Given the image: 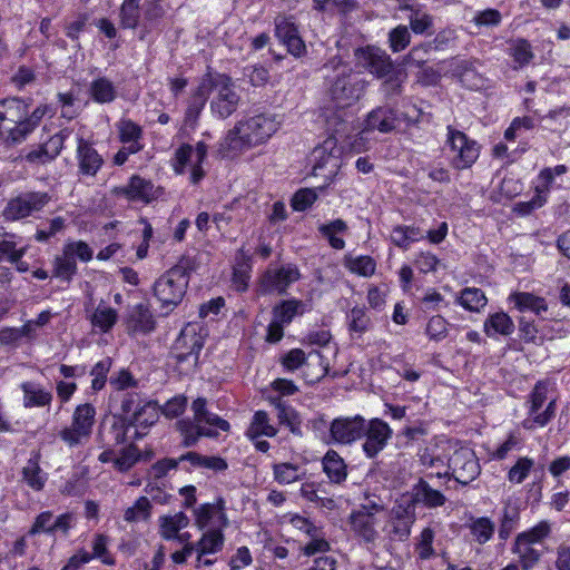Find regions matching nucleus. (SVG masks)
Masks as SVG:
<instances>
[{"mask_svg":"<svg viewBox=\"0 0 570 570\" xmlns=\"http://www.w3.org/2000/svg\"><path fill=\"white\" fill-rule=\"evenodd\" d=\"M159 534L165 540H174L178 532L189 524V518L184 512L161 515L158 519Z\"/></svg>","mask_w":570,"mask_h":570,"instance_id":"33","label":"nucleus"},{"mask_svg":"<svg viewBox=\"0 0 570 570\" xmlns=\"http://www.w3.org/2000/svg\"><path fill=\"white\" fill-rule=\"evenodd\" d=\"M206 157L207 146L205 142L199 141L195 147L190 145H183L175 154V171L181 175L186 171V167L189 166V181L196 185L205 176L202 165Z\"/></svg>","mask_w":570,"mask_h":570,"instance_id":"12","label":"nucleus"},{"mask_svg":"<svg viewBox=\"0 0 570 570\" xmlns=\"http://www.w3.org/2000/svg\"><path fill=\"white\" fill-rule=\"evenodd\" d=\"M120 141L125 145H142V128L130 119H121L118 125Z\"/></svg>","mask_w":570,"mask_h":570,"instance_id":"55","label":"nucleus"},{"mask_svg":"<svg viewBox=\"0 0 570 570\" xmlns=\"http://www.w3.org/2000/svg\"><path fill=\"white\" fill-rule=\"evenodd\" d=\"M301 278L299 269L294 264L269 267L261 277V292L264 294H285L287 288Z\"/></svg>","mask_w":570,"mask_h":570,"instance_id":"13","label":"nucleus"},{"mask_svg":"<svg viewBox=\"0 0 570 570\" xmlns=\"http://www.w3.org/2000/svg\"><path fill=\"white\" fill-rule=\"evenodd\" d=\"M50 196L45 191H26L8 200L2 216L8 222L27 218L42 210L50 202Z\"/></svg>","mask_w":570,"mask_h":570,"instance_id":"10","label":"nucleus"},{"mask_svg":"<svg viewBox=\"0 0 570 570\" xmlns=\"http://www.w3.org/2000/svg\"><path fill=\"white\" fill-rule=\"evenodd\" d=\"M205 81L208 92L213 94L210 101L212 111L220 119L228 118L236 111L240 101V96L232 78L226 75H216Z\"/></svg>","mask_w":570,"mask_h":570,"instance_id":"7","label":"nucleus"},{"mask_svg":"<svg viewBox=\"0 0 570 570\" xmlns=\"http://www.w3.org/2000/svg\"><path fill=\"white\" fill-rule=\"evenodd\" d=\"M483 330L490 337L498 334L509 336L514 332V323L507 313L497 312L488 316Z\"/></svg>","mask_w":570,"mask_h":570,"instance_id":"34","label":"nucleus"},{"mask_svg":"<svg viewBox=\"0 0 570 570\" xmlns=\"http://www.w3.org/2000/svg\"><path fill=\"white\" fill-rule=\"evenodd\" d=\"M456 75L463 86L469 89L478 90L483 87V77L476 71L474 65L470 61H462L456 67Z\"/></svg>","mask_w":570,"mask_h":570,"instance_id":"48","label":"nucleus"},{"mask_svg":"<svg viewBox=\"0 0 570 570\" xmlns=\"http://www.w3.org/2000/svg\"><path fill=\"white\" fill-rule=\"evenodd\" d=\"M322 463L324 472L332 482L341 483L346 479V465L335 451H327Z\"/></svg>","mask_w":570,"mask_h":570,"instance_id":"37","label":"nucleus"},{"mask_svg":"<svg viewBox=\"0 0 570 570\" xmlns=\"http://www.w3.org/2000/svg\"><path fill=\"white\" fill-rule=\"evenodd\" d=\"M312 160L314 163L312 174L323 177L327 181L334 179L342 166L340 153L333 139H327L322 146L314 148Z\"/></svg>","mask_w":570,"mask_h":570,"instance_id":"14","label":"nucleus"},{"mask_svg":"<svg viewBox=\"0 0 570 570\" xmlns=\"http://www.w3.org/2000/svg\"><path fill=\"white\" fill-rule=\"evenodd\" d=\"M273 404L276 406L279 423L286 425L293 434L302 435V421L298 413L293 407L285 405L281 399L273 400Z\"/></svg>","mask_w":570,"mask_h":570,"instance_id":"44","label":"nucleus"},{"mask_svg":"<svg viewBox=\"0 0 570 570\" xmlns=\"http://www.w3.org/2000/svg\"><path fill=\"white\" fill-rule=\"evenodd\" d=\"M276 434L277 429L271 423L267 412L256 411L246 431V436L250 440H256L259 436L273 438Z\"/></svg>","mask_w":570,"mask_h":570,"instance_id":"35","label":"nucleus"},{"mask_svg":"<svg viewBox=\"0 0 570 570\" xmlns=\"http://www.w3.org/2000/svg\"><path fill=\"white\" fill-rule=\"evenodd\" d=\"M366 420L361 415L337 417L330 426V435L335 443L351 444L364 436Z\"/></svg>","mask_w":570,"mask_h":570,"instance_id":"18","label":"nucleus"},{"mask_svg":"<svg viewBox=\"0 0 570 570\" xmlns=\"http://www.w3.org/2000/svg\"><path fill=\"white\" fill-rule=\"evenodd\" d=\"M448 326L449 323L443 316L434 315L429 320L425 333L430 340L439 342L446 337Z\"/></svg>","mask_w":570,"mask_h":570,"instance_id":"63","label":"nucleus"},{"mask_svg":"<svg viewBox=\"0 0 570 570\" xmlns=\"http://www.w3.org/2000/svg\"><path fill=\"white\" fill-rule=\"evenodd\" d=\"M274 23L275 36L286 46L287 51L295 57H302L306 52V46L299 35L294 17L277 16Z\"/></svg>","mask_w":570,"mask_h":570,"instance_id":"19","label":"nucleus"},{"mask_svg":"<svg viewBox=\"0 0 570 570\" xmlns=\"http://www.w3.org/2000/svg\"><path fill=\"white\" fill-rule=\"evenodd\" d=\"M176 428L183 438V445L186 448L195 445L202 436L217 438L219 431L194 419H183L176 422Z\"/></svg>","mask_w":570,"mask_h":570,"instance_id":"25","label":"nucleus"},{"mask_svg":"<svg viewBox=\"0 0 570 570\" xmlns=\"http://www.w3.org/2000/svg\"><path fill=\"white\" fill-rule=\"evenodd\" d=\"M77 271L76 259L70 253H67V248L63 246L61 254L53 261V276L69 282Z\"/></svg>","mask_w":570,"mask_h":570,"instance_id":"42","label":"nucleus"},{"mask_svg":"<svg viewBox=\"0 0 570 570\" xmlns=\"http://www.w3.org/2000/svg\"><path fill=\"white\" fill-rule=\"evenodd\" d=\"M470 529L475 540L483 544L492 538L495 525L489 518L482 517L474 520Z\"/></svg>","mask_w":570,"mask_h":570,"instance_id":"59","label":"nucleus"},{"mask_svg":"<svg viewBox=\"0 0 570 570\" xmlns=\"http://www.w3.org/2000/svg\"><path fill=\"white\" fill-rule=\"evenodd\" d=\"M534 468V460L528 456H520L509 469L507 479L513 484L522 483Z\"/></svg>","mask_w":570,"mask_h":570,"instance_id":"54","label":"nucleus"},{"mask_svg":"<svg viewBox=\"0 0 570 570\" xmlns=\"http://www.w3.org/2000/svg\"><path fill=\"white\" fill-rule=\"evenodd\" d=\"M343 264L351 273L362 277L372 276L376 268L374 259L366 255H346Z\"/></svg>","mask_w":570,"mask_h":570,"instance_id":"43","label":"nucleus"},{"mask_svg":"<svg viewBox=\"0 0 570 570\" xmlns=\"http://www.w3.org/2000/svg\"><path fill=\"white\" fill-rule=\"evenodd\" d=\"M459 303L468 311L480 312L487 305L488 298L480 288L466 287L461 291Z\"/></svg>","mask_w":570,"mask_h":570,"instance_id":"50","label":"nucleus"},{"mask_svg":"<svg viewBox=\"0 0 570 570\" xmlns=\"http://www.w3.org/2000/svg\"><path fill=\"white\" fill-rule=\"evenodd\" d=\"M72 134V129L63 128L59 132L51 136L46 142L40 145L37 149L29 151L26 159L30 163H41L53 160L63 148L66 139Z\"/></svg>","mask_w":570,"mask_h":570,"instance_id":"24","label":"nucleus"},{"mask_svg":"<svg viewBox=\"0 0 570 570\" xmlns=\"http://www.w3.org/2000/svg\"><path fill=\"white\" fill-rule=\"evenodd\" d=\"M449 468L459 483L469 484L480 473L479 461L470 448H459L449 458Z\"/></svg>","mask_w":570,"mask_h":570,"instance_id":"15","label":"nucleus"},{"mask_svg":"<svg viewBox=\"0 0 570 570\" xmlns=\"http://www.w3.org/2000/svg\"><path fill=\"white\" fill-rule=\"evenodd\" d=\"M208 98V87L206 81H203L195 94L193 95L189 105L185 112V124L187 126H195L206 101Z\"/></svg>","mask_w":570,"mask_h":570,"instance_id":"36","label":"nucleus"},{"mask_svg":"<svg viewBox=\"0 0 570 570\" xmlns=\"http://www.w3.org/2000/svg\"><path fill=\"white\" fill-rule=\"evenodd\" d=\"M527 417L522 421L523 429L533 431L546 426L556 416L557 401L548 397V383L538 382L528 395Z\"/></svg>","mask_w":570,"mask_h":570,"instance_id":"6","label":"nucleus"},{"mask_svg":"<svg viewBox=\"0 0 570 570\" xmlns=\"http://www.w3.org/2000/svg\"><path fill=\"white\" fill-rule=\"evenodd\" d=\"M356 6L355 0H313V8L326 13H347Z\"/></svg>","mask_w":570,"mask_h":570,"instance_id":"56","label":"nucleus"},{"mask_svg":"<svg viewBox=\"0 0 570 570\" xmlns=\"http://www.w3.org/2000/svg\"><path fill=\"white\" fill-rule=\"evenodd\" d=\"M513 554L518 557V564L522 570H532L541 560L543 553L534 547L518 537L511 547Z\"/></svg>","mask_w":570,"mask_h":570,"instance_id":"28","label":"nucleus"},{"mask_svg":"<svg viewBox=\"0 0 570 570\" xmlns=\"http://www.w3.org/2000/svg\"><path fill=\"white\" fill-rule=\"evenodd\" d=\"M509 302L513 303L520 312L530 311L535 315H540L548 309L547 302L543 297L537 296L528 292H515L509 296Z\"/></svg>","mask_w":570,"mask_h":570,"instance_id":"32","label":"nucleus"},{"mask_svg":"<svg viewBox=\"0 0 570 570\" xmlns=\"http://www.w3.org/2000/svg\"><path fill=\"white\" fill-rule=\"evenodd\" d=\"M0 235L7 238L0 240V261L6 258L9 263H14L21 259L28 250L27 246L18 247L17 236L14 234H8L6 232Z\"/></svg>","mask_w":570,"mask_h":570,"instance_id":"45","label":"nucleus"},{"mask_svg":"<svg viewBox=\"0 0 570 570\" xmlns=\"http://www.w3.org/2000/svg\"><path fill=\"white\" fill-rule=\"evenodd\" d=\"M304 475V470L297 464L289 462L273 464V476L274 480L279 484H292L303 480Z\"/></svg>","mask_w":570,"mask_h":570,"instance_id":"39","label":"nucleus"},{"mask_svg":"<svg viewBox=\"0 0 570 570\" xmlns=\"http://www.w3.org/2000/svg\"><path fill=\"white\" fill-rule=\"evenodd\" d=\"M111 367V360L106 357L99 362H97L90 371V375L92 376L91 389L97 392L102 390L107 381V374Z\"/></svg>","mask_w":570,"mask_h":570,"instance_id":"62","label":"nucleus"},{"mask_svg":"<svg viewBox=\"0 0 570 570\" xmlns=\"http://www.w3.org/2000/svg\"><path fill=\"white\" fill-rule=\"evenodd\" d=\"M552 533V523L548 520H541L532 528L517 534L518 538L532 543H542Z\"/></svg>","mask_w":570,"mask_h":570,"instance_id":"53","label":"nucleus"},{"mask_svg":"<svg viewBox=\"0 0 570 570\" xmlns=\"http://www.w3.org/2000/svg\"><path fill=\"white\" fill-rule=\"evenodd\" d=\"M568 171V167L566 165H557L556 167H546L540 170L538 175V185L535 186V194H540L547 198V195L550 193L554 177L561 176Z\"/></svg>","mask_w":570,"mask_h":570,"instance_id":"49","label":"nucleus"},{"mask_svg":"<svg viewBox=\"0 0 570 570\" xmlns=\"http://www.w3.org/2000/svg\"><path fill=\"white\" fill-rule=\"evenodd\" d=\"M140 459V452L137 446L130 444L124 448L120 454L115 459V468L120 472L131 469Z\"/></svg>","mask_w":570,"mask_h":570,"instance_id":"60","label":"nucleus"},{"mask_svg":"<svg viewBox=\"0 0 570 570\" xmlns=\"http://www.w3.org/2000/svg\"><path fill=\"white\" fill-rule=\"evenodd\" d=\"M73 523L75 515L72 513L67 512L55 517L51 511H43L36 517L28 531V535H37L39 533L55 534L57 532L68 534Z\"/></svg>","mask_w":570,"mask_h":570,"instance_id":"20","label":"nucleus"},{"mask_svg":"<svg viewBox=\"0 0 570 570\" xmlns=\"http://www.w3.org/2000/svg\"><path fill=\"white\" fill-rule=\"evenodd\" d=\"M224 547V534L220 529L207 530L197 541V552L200 554H213L219 552Z\"/></svg>","mask_w":570,"mask_h":570,"instance_id":"46","label":"nucleus"},{"mask_svg":"<svg viewBox=\"0 0 570 570\" xmlns=\"http://www.w3.org/2000/svg\"><path fill=\"white\" fill-rule=\"evenodd\" d=\"M391 129V110L389 108H377L368 115L366 120V130L389 132Z\"/></svg>","mask_w":570,"mask_h":570,"instance_id":"57","label":"nucleus"},{"mask_svg":"<svg viewBox=\"0 0 570 570\" xmlns=\"http://www.w3.org/2000/svg\"><path fill=\"white\" fill-rule=\"evenodd\" d=\"M203 346V337L196 332V328L194 326L185 327L174 345L177 362L183 363L191 360L196 364Z\"/></svg>","mask_w":570,"mask_h":570,"instance_id":"21","label":"nucleus"},{"mask_svg":"<svg viewBox=\"0 0 570 570\" xmlns=\"http://www.w3.org/2000/svg\"><path fill=\"white\" fill-rule=\"evenodd\" d=\"M96 407L91 403L76 406L71 423L59 432V438L69 446L75 448L89 441L96 423Z\"/></svg>","mask_w":570,"mask_h":570,"instance_id":"8","label":"nucleus"},{"mask_svg":"<svg viewBox=\"0 0 570 570\" xmlns=\"http://www.w3.org/2000/svg\"><path fill=\"white\" fill-rule=\"evenodd\" d=\"M158 417L159 409L157 403L147 402L134 412L132 416L128 419V423L136 428L147 429L154 425Z\"/></svg>","mask_w":570,"mask_h":570,"instance_id":"41","label":"nucleus"},{"mask_svg":"<svg viewBox=\"0 0 570 570\" xmlns=\"http://www.w3.org/2000/svg\"><path fill=\"white\" fill-rule=\"evenodd\" d=\"M356 66L367 70L376 78H384L392 70L390 56L379 47L366 46L354 51Z\"/></svg>","mask_w":570,"mask_h":570,"instance_id":"17","label":"nucleus"},{"mask_svg":"<svg viewBox=\"0 0 570 570\" xmlns=\"http://www.w3.org/2000/svg\"><path fill=\"white\" fill-rule=\"evenodd\" d=\"M195 524L204 530L212 522L216 521L220 527L227 525V517L224 512V501L218 499L215 503H205L195 509Z\"/></svg>","mask_w":570,"mask_h":570,"instance_id":"26","label":"nucleus"},{"mask_svg":"<svg viewBox=\"0 0 570 570\" xmlns=\"http://www.w3.org/2000/svg\"><path fill=\"white\" fill-rule=\"evenodd\" d=\"M419 501H423L429 508H436L444 504L445 498L425 482H420L412 492L403 493L397 501V508H394V535L403 539L410 534L415 520V503Z\"/></svg>","mask_w":570,"mask_h":570,"instance_id":"4","label":"nucleus"},{"mask_svg":"<svg viewBox=\"0 0 570 570\" xmlns=\"http://www.w3.org/2000/svg\"><path fill=\"white\" fill-rule=\"evenodd\" d=\"M20 387L23 392L24 407H42L52 401V393L38 383L23 382Z\"/></svg>","mask_w":570,"mask_h":570,"instance_id":"31","label":"nucleus"},{"mask_svg":"<svg viewBox=\"0 0 570 570\" xmlns=\"http://www.w3.org/2000/svg\"><path fill=\"white\" fill-rule=\"evenodd\" d=\"M390 432L389 424L381 419L366 422L363 450L368 458H374L386 446Z\"/></svg>","mask_w":570,"mask_h":570,"instance_id":"22","label":"nucleus"},{"mask_svg":"<svg viewBox=\"0 0 570 570\" xmlns=\"http://www.w3.org/2000/svg\"><path fill=\"white\" fill-rule=\"evenodd\" d=\"M304 303L298 299H286L275 305L273 318L283 325H288L296 315L304 313Z\"/></svg>","mask_w":570,"mask_h":570,"instance_id":"38","label":"nucleus"},{"mask_svg":"<svg viewBox=\"0 0 570 570\" xmlns=\"http://www.w3.org/2000/svg\"><path fill=\"white\" fill-rule=\"evenodd\" d=\"M117 196H122L129 202L149 204L158 199L163 189L155 186L151 180L139 175H132L127 185L115 188Z\"/></svg>","mask_w":570,"mask_h":570,"instance_id":"16","label":"nucleus"},{"mask_svg":"<svg viewBox=\"0 0 570 570\" xmlns=\"http://www.w3.org/2000/svg\"><path fill=\"white\" fill-rule=\"evenodd\" d=\"M197 264L193 257L184 256L178 263L158 277L154 284V294L163 308L178 306L188 287L190 274Z\"/></svg>","mask_w":570,"mask_h":570,"instance_id":"2","label":"nucleus"},{"mask_svg":"<svg viewBox=\"0 0 570 570\" xmlns=\"http://www.w3.org/2000/svg\"><path fill=\"white\" fill-rule=\"evenodd\" d=\"M28 101L18 97L0 100V139L16 145L26 140L24 119Z\"/></svg>","mask_w":570,"mask_h":570,"instance_id":"5","label":"nucleus"},{"mask_svg":"<svg viewBox=\"0 0 570 570\" xmlns=\"http://www.w3.org/2000/svg\"><path fill=\"white\" fill-rule=\"evenodd\" d=\"M40 453L33 452L22 468V481L35 491H41L47 482V473L40 468Z\"/></svg>","mask_w":570,"mask_h":570,"instance_id":"29","label":"nucleus"},{"mask_svg":"<svg viewBox=\"0 0 570 570\" xmlns=\"http://www.w3.org/2000/svg\"><path fill=\"white\" fill-rule=\"evenodd\" d=\"M282 119L272 112H262L238 121L227 136L233 149L252 148L265 144L281 127Z\"/></svg>","mask_w":570,"mask_h":570,"instance_id":"1","label":"nucleus"},{"mask_svg":"<svg viewBox=\"0 0 570 570\" xmlns=\"http://www.w3.org/2000/svg\"><path fill=\"white\" fill-rule=\"evenodd\" d=\"M327 95L338 106H348L358 99L365 89L364 80L353 81V70L340 57H333L324 66Z\"/></svg>","mask_w":570,"mask_h":570,"instance_id":"3","label":"nucleus"},{"mask_svg":"<svg viewBox=\"0 0 570 570\" xmlns=\"http://www.w3.org/2000/svg\"><path fill=\"white\" fill-rule=\"evenodd\" d=\"M425 237L424 230L415 226H399L394 228V245L406 249L412 243Z\"/></svg>","mask_w":570,"mask_h":570,"instance_id":"51","label":"nucleus"},{"mask_svg":"<svg viewBox=\"0 0 570 570\" xmlns=\"http://www.w3.org/2000/svg\"><path fill=\"white\" fill-rule=\"evenodd\" d=\"M125 325L129 335H148L155 330L156 321L147 305L136 304L129 308Z\"/></svg>","mask_w":570,"mask_h":570,"instance_id":"23","label":"nucleus"},{"mask_svg":"<svg viewBox=\"0 0 570 570\" xmlns=\"http://www.w3.org/2000/svg\"><path fill=\"white\" fill-rule=\"evenodd\" d=\"M151 503L147 497H140L132 507L126 509L124 519L127 522H138L147 520L150 515Z\"/></svg>","mask_w":570,"mask_h":570,"instance_id":"58","label":"nucleus"},{"mask_svg":"<svg viewBox=\"0 0 570 570\" xmlns=\"http://www.w3.org/2000/svg\"><path fill=\"white\" fill-rule=\"evenodd\" d=\"M194 420L204 423L218 431L228 432L230 424L219 415L207 410V401L204 397L196 399L191 404Z\"/></svg>","mask_w":570,"mask_h":570,"instance_id":"30","label":"nucleus"},{"mask_svg":"<svg viewBox=\"0 0 570 570\" xmlns=\"http://www.w3.org/2000/svg\"><path fill=\"white\" fill-rule=\"evenodd\" d=\"M347 324L350 331L358 334L364 333L370 325V317L367 316L365 308L360 306L353 307L347 314Z\"/></svg>","mask_w":570,"mask_h":570,"instance_id":"61","label":"nucleus"},{"mask_svg":"<svg viewBox=\"0 0 570 570\" xmlns=\"http://www.w3.org/2000/svg\"><path fill=\"white\" fill-rule=\"evenodd\" d=\"M446 130V146H449L450 150L453 153L451 159L452 166L456 169L471 167L479 158L480 146L463 131L452 126H448Z\"/></svg>","mask_w":570,"mask_h":570,"instance_id":"11","label":"nucleus"},{"mask_svg":"<svg viewBox=\"0 0 570 570\" xmlns=\"http://www.w3.org/2000/svg\"><path fill=\"white\" fill-rule=\"evenodd\" d=\"M90 97L98 104H110L117 97V90L112 81L100 77L91 81L89 88Z\"/></svg>","mask_w":570,"mask_h":570,"instance_id":"40","label":"nucleus"},{"mask_svg":"<svg viewBox=\"0 0 570 570\" xmlns=\"http://www.w3.org/2000/svg\"><path fill=\"white\" fill-rule=\"evenodd\" d=\"M77 159L82 175L95 176L102 165L97 150L82 137H78Z\"/></svg>","mask_w":570,"mask_h":570,"instance_id":"27","label":"nucleus"},{"mask_svg":"<svg viewBox=\"0 0 570 570\" xmlns=\"http://www.w3.org/2000/svg\"><path fill=\"white\" fill-rule=\"evenodd\" d=\"M347 230V225L343 219H335L327 224H322L318 227V232L328 240L330 245L335 249H343L345 242L338 237V234H343Z\"/></svg>","mask_w":570,"mask_h":570,"instance_id":"47","label":"nucleus"},{"mask_svg":"<svg viewBox=\"0 0 570 570\" xmlns=\"http://www.w3.org/2000/svg\"><path fill=\"white\" fill-rule=\"evenodd\" d=\"M389 520V513L382 505L373 502L371 507L363 505L350 515L352 531L367 542H374Z\"/></svg>","mask_w":570,"mask_h":570,"instance_id":"9","label":"nucleus"},{"mask_svg":"<svg viewBox=\"0 0 570 570\" xmlns=\"http://www.w3.org/2000/svg\"><path fill=\"white\" fill-rule=\"evenodd\" d=\"M118 318L116 309L99 305L91 316L92 326L107 333L112 328Z\"/></svg>","mask_w":570,"mask_h":570,"instance_id":"52","label":"nucleus"},{"mask_svg":"<svg viewBox=\"0 0 570 570\" xmlns=\"http://www.w3.org/2000/svg\"><path fill=\"white\" fill-rule=\"evenodd\" d=\"M120 18L124 28H136L139 21V3L124 0L120 8Z\"/></svg>","mask_w":570,"mask_h":570,"instance_id":"64","label":"nucleus"}]
</instances>
